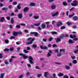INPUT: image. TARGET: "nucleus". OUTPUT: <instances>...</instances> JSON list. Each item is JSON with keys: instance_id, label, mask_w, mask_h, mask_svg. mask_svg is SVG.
<instances>
[{"instance_id": "nucleus-1", "label": "nucleus", "mask_w": 78, "mask_h": 78, "mask_svg": "<svg viewBox=\"0 0 78 78\" xmlns=\"http://www.w3.org/2000/svg\"><path fill=\"white\" fill-rule=\"evenodd\" d=\"M29 62L31 64H34V62H33V58L32 57L29 56Z\"/></svg>"}, {"instance_id": "nucleus-2", "label": "nucleus", "mask_w": 78, "mask_h": 78, "mask_svg": "<svg viewBox=\"0 0 78 78\" xmlns=\"http://www.w3.org/2000/svg\"><path fill=\"white\" fill-rule=\"evenodd\" d=\"M55 39L56 43H58V42H60L61 41V38L59 37H58L57 38H55Z\"/></svg>"}, {"instance_id": "nucleus-3", "label": "nucleus", "mask_w": 78, "mask_h": 78, "mask_svg": "<svg viewBox=\"0 0 78 78\" xmlns=\"http://www.w3.org/2000/svg\"><path fill=\"white\" fill-rule=\"evenodd\" d=\"M62 25V23L61 22H58L57 24V27H59L60 26H61Z\"/></svg>"}, {"instance_id": "nucleus-4", "label": "nucleus", "mask_w": 78, "mask_h": 78, "mask_svg": "<svg viewBox=\"0 0 78 78\" xmlns=\"http://www.w3.org/2000/svg\"><path fill=\"white\" fill-rule=\"evenodd\" d=\"M20 56H23V59H27L28 58V56H25L23 54L20 53Z\"/></svg>"}, {"instance_id": "nucleus-5", "label": "nucleus", "mask_w": 78, "mask_h": 78, "mask_svg": "<svg viewBox=\"0 0 78 78\" xmlns=\"http://www.w3.org/2000/svg\"><path fill=\"white\" fill-rule=\"evenodd\" d=\"M44 46L43 45H41L40 46V48L41 49H45V50H47L48 49V48L46 46H45L44 47H43Z\"/></svg>"}, {"instance_id": "nucleus-6", "label": "nucleus", "mask_w": 78, "mask_h": 78, "mask_svg": "<svg viewBox=\"0 0 78 78\" xmlns=\"http://www.w3.org/2000/svg\"><path fill=\"white\" fill-rule=\"evenodd\" d=\"M12 34L14 36H17V32L13 31L12 33Z\"/></svg>"}, {"instance_id": "nucleus-7", "label": "nucleus", "mask_w": 78, "mask_h": 78, "mask_svg": "<svg viewBox=\"0 0 78 78\" xmlns=\"http://www.w3.org/2000/svg\"><path fill=\"white\" fill-rule=\"evenodd\" d=\"M28 9H29V8L28 7H26L24 8L23 11L24 12H27V11H28Z\"/></svg>"}, {"instance_id": "nucleus-8", "label": "nucleus", "mask_w": 78, "mask_h": 78, "mask_svg": "<svg viewBox=\"0 0 78 78\" xmlns=\"http://www.w3.org/2000/svg\"><path fill=\"white\" fill-rule=\"evenodd\" d=\"M58 14H59V12H56L55 13L52 15V17H55V16H57Z\"/></svg>"}, {"instance_id": "nucleus-9", "label": "nucleus", "mask_w": 78, "mask_h": 78, "mask_svg": "<svg viewBox=\"0 0 78 78\" xmlns=\"http://www.w3.org/2000/svg\"><path fill=\"white\" fill-rule=\"evenodd\" d=\"M69 44H74V41L71 39H69L68 41Z\"/></svg>"}, {"instance_id": "nucleus-10", "label": "nucleus", "mask_w": 78, "mask_h": 78, "mask_svg": "<svg viewBox=\"0 0 78 78\" xmlns=\"http://www.w3.org/2000/svg\"><path fill=\"white\" fill-rule=\"evenodd\" d=\"M21 5V4H19L17 6V8L18 9H21V6H20V5Z\"/></svg>"}, {"instance_id": "nucleus-11", "label": "nucleus", "mask_w": 78, "mask_h": 78, "mask_svg": "<svg viewBox=\"0 0 78 78\" xmlns=\"http://www.w3.org/2000/svg\"><path fill=\"white\" fill-rule=\"evenodd\" d=\"M65 36H64V35H61L59 36V38L60 39H64V37Z\"/></svg>"}, {"instance_id": "nucleus-12", "label": "nucleus", "mask_w": 78, "mask_h": 78, "mask_svg": "<svg viewBox=\"0 0 78 78\" xmlns=\"http://www.w3.org/2000/svg\"><path fill=\"white\" fill-rule=\"evenodd\" d=\"M22 14L21 13H20L18 14V17L19 18V19H21V18H22Z\"/></svg>"}, {"instance_id": "nucleus-13", "label": "nucleus", "mask_w": 78, "mask_h": 78, "mask_svg": "<svg viewBox=\"0 0 78 78\" xmlns=\"http://www.w3.org/2000/svg\"><path fill=\"white\" fill-rule=\"evenodd\" d=\"M51 9H56V6L55 5H51Z\"/></svg>"}, {"instance_id": "nucleus-14", "label": "nucleus", "mask_w": 78, "mask_h": 78, "mask_svg": "<svg viewBox=\"0 0 78 78\" xmlns=\"http://www.w3.org/2000/svg\"><path fill=\"white\" fill-rule=\"evenodd\" d=\"M58 76H64V74L62 73H60L58 74Z\"/></svg>"}, {"instance_id": "nucleus-15", "label": "nucleus", "mask_w": 78, "mask_h": 78, "mask_svg": "<svg viewBox=\"0 0 78 78\" xmlns=\"http://www.w3.org/2000/svg\"><path fill=\"white\" fill-rule=\"evenodd\" d=\"M48 75V72H45L44 73V76L45 77H46L47 75Z\"/></svg>"}, {"instance_id": "nucleus-16", "label": "nucleus", "mask_w": 78, "mask_h": 78, "mask_svg": "<svg viewBox=\"0 0 78 78\" xmlns=\"http://www.w3.org/2000/svg\"><path fill=\"white\" fill-rule=\"evenodd\" d=\"M35 4L34 2L31 3L30 4V6H35Z\"/></svg>"}, {"instance_id": "nucleus-17", "label": "nucleus", "mask_w": 78, "mask_h": 78, "mask_svg": "<svg viewBox=\"0 0 78 78\" xmlns=\"http://www.w3.org/2000/svg\"><path fill=\"white\" fill-rule=\"evenodd\" d=\"M73 19L74 20H78V16H74L73 17Z\"/></svg>"}, {"instance_id": "nucleus-18", "label": "nucleus", "mask_w": 78, "mask_h": 78, "mask_svg": "<svg viewBox=\"0 0 78 78\" xmlns=\"http://www.w3.org/2000/svg\"><path fill=\"white\" fill-rule=\"evenodd\" d=\"M5 20V17H2L1 18L0 22H3V20Z\"/></svg>"}, {"instance_id": "nucleus-19", "label": "nucleus", "mask_w": 78, "mask_h": 78, "mask_svg": "<svg viewBox=\"0 0 78 78\" xmlns=\"http://www.w3.org/2000/svg\"><path fill=\"white\" fill-rule=\"evenodd\" d=\"M38 35H39V34L37 33V32H35V34H34V36L36 37H37L38 36Z\"/></svg>"}, {"instance_id": "nucleus-20", "label": "nucleus", "mask_w": 78, "mask_h": 78, "mask_svg": "<svg viewBox=\"0 0 78 78\" xmlns=\"http://www.w3.org/2000/svg\"><path fill=\"white\" fill-rule=\"evenodd\" d=\"M62 4L64 6H67V2H62Z\"/></svg>"}, {"instance_id": "nucleus-21", "label": "nucleus", "mask_w": 78, "mask_h": 78, "mask_svg": "<svg viewBox=\"0 0 78 78\" xmlns=\"http://www.w3.org/2000/svg\"><path fill=\"white\" fill-rule=\"evenodd\" d=\"M32 47L33 48H36L37 47V45L36 44H33L32 45Z\"/></svg>"}, {"instance_id": "nucleus-22", "label": "nucleus", "mask_w": 78, "mask_h": 78, "mask_svg": "<svg viewBox=\"0 0 78 78\" xmlns=\"http://www.w3.org/2000/svg\"><path fill=\"white\" fill-rule=\"evenodd\" d=\"M33 43V42L32 41H30V42H28L26 43V45H30V44H31Z\"/></svg>"}, {"instance_id": "nucleus-23", "label": "nucleus", "mask_w": 78, "mask_h": 78, "mask_svg": "<svg viewBox=\"0 0 78 78\" xmlns=\"http://www.w3.org/2000/svg\"><path fill=\"white\" fill-rule=\"evenodd\" d=\"M72 62H73V64H76L77 63V61H76L75 60H74Z\"/></svg>"}, {"instance_id": "nucleus-24", "label": "nucleus", "mask_w": 78, "mask_h": 78, "mask_svg": "<svg viewBox=\"0 0 78 78\" xmlns=\"http://www.w3.org/2000/svg\"><path fill=\"white\" fill-rule=\"evenodd\" d=\"M52 34H57V32H56L53 31L51 32Z\"/></svg>"}, {"instance_id": "nucleus-25", "label": "nucleus", "mask_w": 78, "mask_h": 78, "mask_svg": "<svg viewBox=\"0 0 78 78\" xmlns=\"http://www.w3.org/2000/svg\"><path fill=\"white\" fill-rule=\"evenodd\" d=\"M78 3H71V5L72 6H76L77 5H78Z\"/></svg>"}, {"instance_id": "nucleus-26", "label": "nucleus", "mask_w": 78, "mask_h": 78, "mask_svg": "<svg viewBox=\"0 0 78 78\" xmlns=\"http://www.w3.org/2000/svg\"><path fill=\"white\" fill-rule=\"evenodd\" d=\"M41 27L42 28H43V29H44V28H45V25L42 24L41 25Z\"/></svg>"}, {"instance_id": "nucleus-27", "label": "nucleus", "mask_w": 78, "mask_h": 78, "mask_svg": "<svg viewBox=\"0 0 78 78\" xmlns=\"http://www.w3.org/2000/svg\"><path fill=\"white\" fill-rule=\"evenodd\" d=\"M15 38H16V37L13 36H12L10 37V39H15Z\"/></svg>"}, {"instance_id": "nucleus-28", "label": "nucleus", "mask_w": 78, "mask_h": 78, "mask_svg": "<svg viewBox=\"0 0 78 78\" xmlns=\"http://www.w3.org/2000/svg\"><path fill=\"white\" fill-rule=\"evenodd\" d=\"M5 44H8L9 43V41L8 40H5Z\"/></svg>"}, {"instance_id": "nucleus-29", "label": "nucleus", "mask_w": 78, "mask_h": 78, "mask_svg": "<svg viewBox=\"0 0 78 78\" xmlns=\"http://www.w3.org/2000/svg\"><path fill=\"white\" fill-rule=\"evenodd\" d=\"M9 50V49H8L7 48H5L4 49L5 51H8Z\"/></svg>"}, {"instance_id": "nucleus-30", "label": "nucleus", "mask_w": 78, "mask_h": 78, "mask_svg": "<svg viewBox=\"0 0 78 78\" xmlns=\"http://www.w3.org/2000/svg\"><path fill=\"white\" fill-rule=\"evenodd\" d=\"M57 55L59 57H60V56H62V54L61 53H58L57 54Z\"/></svg>"}, {"instance_id": "nucleus-31", "label": "nucleus", "mask_w": 78, "mask_h": 78, "mask_svg": "<svg viewBox=\"0 0 78 78\" xmlns=\"http://www.w3.org/2000/svg\"><path fill=\"white\" fill-rule=\"evenodd\" d=\"M11 23L12 24L14 23V20H13V18H12L11 19Z\"/></svg>"}, {"instance_id": "nucleus-32", "label": "nucleus", "mask_w": 78, "mask_h": 78, "mask_svg": "<svg viewBox=\"0 0 78 78\" xmlns=\"http://www.w3.org/2000/svg\"><path fill=\"white\" fill-rule=\"evenodd\" d=\"M62 51H63V53H64L65 49H60V52H62Z\"/></svg>"}, {"instance_id": "nucleus-33", "label": "nucleus", "mask_w": 78, "mask_h": 78, "mask_svg": "<svg viewBox=\"0 0 78 78\" xmlns=\"http://www.w3.org/2000/svg\"><path fill=\"white\" fill-rule=\"evenodd\" d=\"M14 48L13 47L10 48L9 50H10V51H12L14 50Z\"/></svg>"}, {"instance_id": "nucleus-34", "label": "nucleus", "mask_w": 78, "mask_h": 78, "mask_svg": "<svg viewBox=\"0 0 78 78\" xmlns=\"http://www.w3.org/2000/svg\"><path fill=\"white\" fill-rule=\"evenodd\" d=\"M41 23H40V22H39L37 24H34V25H35V26H39V25Z\"/></svg>"}, {"instance_id": "nucleus-35", "label": "nucleus", "mask_w": 78, "mask_h": 78, "mask_svg": "<svg viewBox=\"0 0 78 78\" xmlns=\"http://www.w3.org/2000/svg\"><path fill=\"white\" fill-rule=\"evenodd\" d=\"M17 33L18 35H21V34H22V32L21 31H20L19 32H17Z\"/></svg>"}, {"instance_id": "nucleus-36", "label": "nucleus", "mask_w": 78, "mask_h": 78, "mask_svg": "<svg viewBox=\"0 0 78 78\" xmlns=\"http://www.w3.org/2000/svg\"><path fill=\"white\" fill-rule=\"evenodd\" d=\"M65 68L66 69H67V70L70 69V67H69V66H65Z\"/></svg>"}, {"instance_id": "nucleus-37", "label": "nucleus", "mask_w": 78, "mask_h": 78, "mask_svg": "<svg viewBox=\"0 0 78 78\" xmlns=\"http://www.w3.org/2000/svg\"><path fill=\"white\" fill-rule=\"evenodd\" d=\"M73 16H75V13H73V15H69V17H73Z\"/></svg>"}, {"instance_id": "nucleus-38", "label": "nucleus", "mask_w": 78, "mask_h": 78, "mask_svg": "<svg viewBox=\"0 0 78 78\" xmlns=\"http://www.w3.org/2000/svg\"><path fill=\"white\" fill-rule=\"evenodd\" d=\"M73 52L74 53L76 54L78 52V50H76L75 51H73Z\"/></svg>"}, {"instance_id": "nucleus-39", "label": "nucleus", "mask_w": 78, "mask_h": 78, "mask_svg": "<svg viewBox=\"0 0 78 78\" xmlns=\"http://www.w3.org/2000/svg\"><path fill=\"white\" fill-rule=\"evenodd\" d=\"M4 76V74L2 73L1 74V76H0V78H3V76Z\"/></svg>"}, {"instance_id": "nucleus-40", "label": "nucleus", "mask_w": 78, "mask_h": 78, "mask_svg": "<svg viewBox=\"0 0 78 78\" xmlns=\"http://www.w3.org/2000/svg\"><path fill=\"white\" fill-rule=\"evenodd\" d=\"M13 5H16L17 4V2H13L12 3Z\"/></svg>"}, {"instance_id": "nucleus-41", "label": "nucleus", "mask_w": 78, "mask_h": 78, "mask_svg": "<svg viewBox=\"0 0 78 78\" xmlns=\"http://www.w3.org/2000/svg\"><path fill=\"white\" fill-rule=\"evenodd\" d=\"M23 51L24 52V53H28V52H29L28 51H27L25 49H24L23 50Z\"/></svg>"}, {"instance_id": "nucleus-42", "label": "nucleus", "mask_w": 78, "mask_h": 78, "mask_svg": "<svg viewBox=\"0 0 78 78\" xmlns=\"http://www.w3.org/2000/svg\"><path fill=\"white\" fill-rule=\"evenodd\" d=\"M73 41H78V38L75 37L73 39Z\"/></svg>"}, {"instance_id": "nucleus-43", "label": "nucleus", "mask_w": 78, "mask_h": 78, "mask_svg": "<svg viewBox=\"0 0 78 78\" xmlns=\"http://www.w3.org/2000/svg\"><path fill=\"white\" fill-rule=\"evenodd\" d=\"M52 76H53V78H56V74L54 73L53 74Z\"/></svg>"}, {"instance_id": "nucleus-44", "label": "nucleus", "mask_w": 78, "mask_h": 78, "mask_svg": "<svg viewBox=\"0 0 78 78\" xmlns=\"http://www.w3.org/2000/svg\"><path fill=\"white\" fill-rule=\"evenodd\" d=\"M55 64H57V65H61V63L57 62H55Z\"/></svg>"}, {"instance_id": "nucleus-45", "label": "nucleus", "mask_w": 78, "mask_h": 78, "mask_svg": "<svg viewBox=\"0 0 78 78\" xmlns=\"http://www.w3.org/2000/svg\"><path fill=\"white\" fill-rule=\"evenodd\" d=\"M41 75H42L41 74H37V77H38V78H40V77H41Z\"/></svg>"}, {"instance_id": "nucleus-46", "label": "nucleus", "mask_w": 78, "mask_h": 78, "mask_svg": "<svg viewBox=\"0 0 78 78\" xmlns=\"http://www.w3.org/2000/svg\"><path fill=\"white\" fill-rule=\"evenodd\" d=\"M65 28H66V27H65V26H62L61 27V30H63V29H65Z\"/></svg>"}, {"instance_id": "nucleus-47", "label": "nucleus", "mask_w": 78, "mask_h": 78, "mask_svg": "<svg viewBox=\"0 0 78 78\" xmlns=\"http://www.w3.org/2000/svg\"><path fill=\"white\" fill-rule=\"evenodd\" d=\"M34 17L35 19H37L39 18V16H34Z\"/></svg>"}, {"instance_id": "nucleus-48", "label": "nucleus", "mask_w": 78, "mask_h": 78, "mask_svg": "<svg viewBox=\"0 0 78 78\" xmlns=\"http://www.w3.org/2000/svg\"><path fill=\"white\" fill-rule=\"evenodd\" d=\"M2 55V54H0V59H2L3 57V56Z\"/></svg>"}, {"instance_id": "nucleus-49", "label": "nucleus", "mask_w": 78, "mask_h": 78, "mask_svg": "<svg viewBox=\"0 0 78 78\" xmlns=\"http://www.w3.org/2000/svg\"><path fill=\"white\" fill-rule=\"evenodd\" d=\"M53 47H57V45L55 44H53L52 45Z\"/></svg>"}, {"instance_id": "nucleus-50", "label": "nucleus", "mask_w": 78, "mask_h": 78, "mask_svg": "<svg viewBox=\"0 0 78 78\" xmlns=\"http://www.w3.org/2000/svg\"><path fill=\"white\" fill-rule=\"evenodd\" d=\"M23 75H22L20 76H19L18 78H23Z\"/></svg>"}, {"instance_id": "nucleus-51", "label": "nucleus", "mask_w": 78, "mask_h": 78, "mask_svg": "<svg viewBox=\"0 0 78 78\" xmlns=\"http://www.w3.org/2000/svg\"><path fill=\"white\" fill-rule=\"evenodd\" d=\"M16 27L17 28H20V26L19 25H17Z\"/></svg>"}, {"instance_id": "nucleus-52", "label": "nucleus", "mask_w": 78, "mask_h": 78, "mask_svg": "<svg viewBox=\"0 0 78 78\" xmlns=\"http://www.w3.org/2000/svg\"><path fill=\"white\" fill-rule=\"evenodd\" d=\"M53 40V38L52 37H50L48 39L49 41H51Z\"/></svg>"}, {"instance_id": "nucleus-53", "label": "nucleus", "mask_w": 78, "mask_h": 78, "mask_svg": "<svg viewBox=\"0 0 78 78\" xmlns=\"http://www.w3.org/2000/svg\"><path fill=\"white\" fill-rule=\"evenodd\" d=\"M54 51L56 53H58V49H55V50H54Z\"/></svg>"}, {"instance_id": "nucleus-54", "label": "nucleus", "mask_w": 78, "mask_h": 78, "mask_svg": "<svg viewBox=\"0 0 78 78\" xmlns=\"http://www.w3.org/2000/svg\"><path fill=\"white\" fill-rule=\"evenodd\" d=\"M48 57H49V56H51V54H50V53L48 52Z\"/></svg>"}, {"instance_id": "nucleus-55", "label": "nucleus", "mask_w": 78, "mask_h": 78, "mask_svg": "<svg viewBox=\"0 0 78 78\" xmlns=\"http://www.w3.org/2000/svg\"><path fill=\"white\" fill-rule=\"evenodd\" d=\"M63 78H69V77L67 75H65L63 76Z\"/></svg>"}, {"instance_id": "nucleus-56", "label": "nucleus", "mask_w": 78, "mask_h": 78, "mask_svg": "<svg viewBox=\"0 0 78 78\" xmlns=\"http://www.w3.org/2000/svg\"><path fill=\"white\" fill-rule=\"evenodd\" d=\"M6 9H7V8H4L2 9V11H4L5 10H6Z\"/></svg>"}, {"instance_id": "nucleus-57", "label": "nucleus", "mask_w": 78, "mask_h": 78, "mask_svg": "<svg viewBox=\"0 0 78 78\" xmlns=\"http://www.w3.org/2000/svg\"><path fill=\"white\" fill-rule=\"evenodd\" d=\"M12 5H9L8 7V8H9V9H11L12 8Z\"/></svg>"}, {"instance_id": "nucleus-58", "label": "nucleus", "mask_w": 78, "mask_h": 78, "mask_svg": "<svg viewBox=\"0 0 78 78\" xmlns=\"http://www.w3.org/2000/svg\"><path fill=\"white\" fill-rule=\"evenodd\" d=\"M30 49H31V48H30V47H27V50H30Z\"/></svg>"}, {"instance_id": "nucleus-59", "label": "nucleus", "mask_w": 78, "mask_h": 78, "mask_svg": "<svg viewBox=\"0 0 78 78\" xmlns=\"http://www.w3.org/2000/svg\"><path fill=\"white\" fill-rule=\"evenodd\" d=\"M73 3H75V4H76V3H77V2L76 1V0H74V1H73Z\"/></svg>"}, {"instance_id": "nucleus-60", "label": "nucleus", "mask_w": 78, "mask_h": 78, "mask_svg": "<svg viewBox=\"0 0 78 78\" xmlns=\"http://www.w3.org/2000/svg\"><path fill=\"white\" fill-rule=\"evenodd\" d=\"M6 19L7 20H10V17L9 16L7 17Z\"/></svg>"}, {"instance_id": "nucleus-61", "label": "nucleus", "mask_w": 78, "mask_h": 78, "mask_svg": "<svg viewBox=\"0 0 78 78\" xmlns=\"http://www.w3.org/2000/svg\"><path fill=\"white\" fill-rule=\"evenodd\" d=\"M69 11H67L66 12V16H69Z\"/></svg>"}, {"instance_id": "nucleus-62", "label": "nucleus", "mask_w": 78, "mask_h": 78, "mask_svg": "<svg viewBox=\"0 0 78 78\" xmlns=\"http://www.w3.org/2000/svg\"><path fill=\"white\" fill-rule=\"evenodd\" d=\"M70 37L71 39H73V37L72 36V35H70Z\"/></svg>"}, {"instance_id": "nucleus-63", "label": "nucleus", "mask_w": 78, "mask_h": 78, "mask_svg": "<svg viewBox=\"0 0 78 78\" xmlns=\"http://www.w3.org/2000/svg\"><path fill=\"white\" fill-rule=\"evenodd\" d=\"M72 0H68L67 2H68V3H70L72 2Z\"/></svg>"}, {"instance_id": "nucleus-64", "label": "nucleus", "mask_w": 78, "mask_h": 78, "mask_svg": "<svg viewBox=\"0 0 78 78\" xmlns=\"http://www.w3.org/2000/svg\"><path fill=\"white\" fill-rule=\"evenodd\" d=\"M51 44H49L48 45V47L49 48L51 47Z\"/></svg>"}]
</instances>
